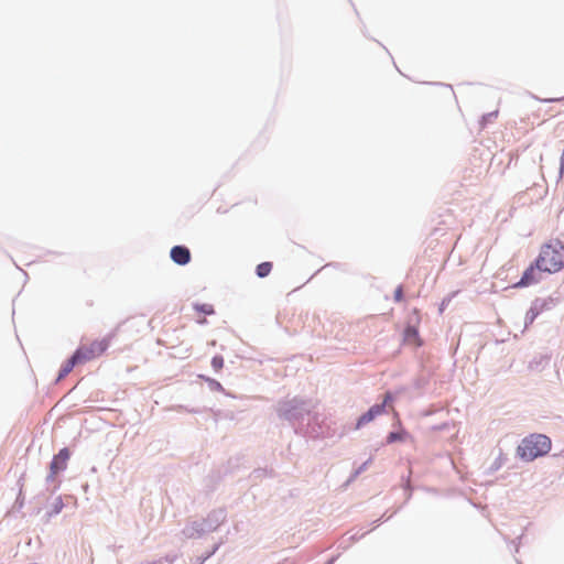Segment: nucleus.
Segmentation results:
<instances>
[{
    "mask_svg": "<svg viewBox=\"0 0 564 564\" xmlns=\"http://www.w3.org/2000/svg\"><path fill=\"white\" fill-rule=\"evenodd\" d=\"M109 344L106 339L95 340L89 346H79L77 349H82L84 356L87 357V361L105 352Z\"/></svg>",
    "mask_w": 564,
    "mask_h": 564,
    "instance_id": "9d476101",
    "label": "nucleus"
},
{
    "mask_svg": "<svg viewBox=\"0 0 564 564\" xmlns=\"http://www.w3.org/2000/svg\"><path fill=\"white\" fill-rule=\"evenodd\" d=\"M536 259L547 274L561 271L564 268V243L558 239L544 243Z\"/></svg>",
    "mask_w": 564,
    "mask_h": 564,
    "instance_id": "7ed1b4c3",
    "label": "nucleus"
},
{
    "mask_svg": "<svg viewBox=\"0 0 564 564\" xmlns=\"http://www.w3.org/2000/svg\"><path fill=\"white\" fill-rule=\"evenodd\" d=\"M15 503H19V507L21 508L23 506V498H22V492L20 491L18 498H17V501Z\"/></svg>",
    "mask_w": 564,
    "mask_h": 564,
    "instance_id": "cd10ccee",
    "label": "nucleus"
},
{
    "mask_svg": "<svg viewBox=\"0 0 564 564\" xmlns=\"http://www.w3.org/2000/svg\"><path fill=\"white\" fill-rule=\"evenodd\" d=\"M202 558H205V561H206V560H208L209 557H207V553H206V554H204V555H203V557H202Z\"/></svg>",
    "mask_w": 564,
    "mask_h": 564,
    "instance_id": "f704fd0d",
    "label": "nucleus"
},
{
    "mask_svg": "<svg viewBox=\"0 0 564 564\" xmlns=\"http://www.w3.org/2000/svg\"><path fill=\"white\" fill-rule=\"evenodd\" d=\"M500 466H501V465H500V463H499L498 460H496V462L491 465L490 469H491V470H497V469H499V468H500Z\"/></svg>",
    "mask_w": 564,
    "mask_h": 564,
    "instance_id": "c756f323",
    "label": "nucleus"
},
{
    "mask_svg": "<svg viewBox=\"0 0 564 564\" xmlns=\"http://www.w3.org/2000/svg\"><path fill=\"white\" fill-rule=\"evenodd\" d=\"M414 386H415L416 389H421L422 386H423V380L422 379H416L414 381Z\"/></svg>",
    "mask_w": 564,
    "mask_h": 564,
    "instance_id": "c85d7f7f",
    "label": "nucleus"
},
{
    "mask_svg": "<svg viewBox=\"0 0 564 564\" xmlns=\"http://www.w3.org/2000/svg\"><path fill=\"white\" fill-rule=\"evenodd\" d=\"M393 297H394V301L395 302H401L404 297L403 295V290H402V286L399 285L395 291H394V294H393Z\"/></svg>",
    "mask_w": 564,
    "mask_h": 564,
    "instance_id": "393cba45",
    "label": "nucleus"
},
{
    "mask_svg": "<svg viewBox=\"0 0 564 564\" xmlns=\"http://www.w3.org/2000/svg\"><path fill=\"white\" fill-rule=\"evenodd\" d=\"M212 367L215 371H219L224 367V357L220 355H215L212 358Z\"/></svg>",
    "mask_w": 564,
    "mask_h": 564,
    "instance_id": "412c9836",
    "label": "nucleus"
},
{
    "mask_svg": "<svg viewBox=\"0 0 564 564\" xmlns=\"http://www.w3.org/2000/svg\"><path fill=\"white\" fill-rule=\"evenodd\" d=\"M404 341L414 343L416 346H422L419 329L414 325H408L403 330Z\"/></svg>",
    "mask_w": 564,
    "mask_h": 564,
    "instance_id": "ddd939ff",
    "label": "nucleus"
},
{
    "mask_svg": "<svg viewBox=\"0 0 564 564\" xmlns=\"http://www.w3.org/2000/svg\"><path fill=\"white\" fill-rule=\"evenodd\" d=\"M194 310L196 312L205 314V315L215 314L214 306L212 304H207V303H196V304H194Z\"/></svg>",
    "mask_w": 564,
    "mask_h": 564,
    "instance_id": "f3484780",
    "label": "nucleus"
},
{
    "mask_svg": "<svg viewBox=\"0 0 564 564\" xmlns=\"http://www.w3.org/2000/svg\"><path fill=\"white\" fill-rule=\"evenodd\" d=\"M279 419L288 421L296 434L317 438L323 434L324 415L314 411L311 400L293 398L279 401L276 404Z\"/></svg>",
    "mask_w": 564,
    "mask_h": 564,
    "instance_id": "f257e3e1",
    "label": "nucleus"
},
{
    "mask_svg": "<svg viewBox=\"0 0 564 564\" xmlns=\"http://www.w3.org/2000/svg\"><path fill=\"white\" fill-rule=\"evenodd\" d=\"M189 412L197 413L198 411L197 410H189Z\"/></svg>",
    "mask_w": 564,
    "mask_h": 564,
    "instance_id": "c9c22d12",
    "label": "nucleus"
},
{
    "mask_svg": "<svg viewBox=\"0 0 564 564\" xmlns=\"http://www.w3.org/2000/svg\"><path fill=\"white\" fill-rule=\"evenodd\" d=\"M497 116H498L497 110L482 115V117L480 119V124L482 127H485L486 124L491 122L495 118H497Z\"/></svg>",
    "mask_w": 564,
    "mask_h": 564,
    "instance_id": "5701e85b",
    "label": "nucleus"
},
{
    "mask_svg": "<svg viewBox=\"0 0 564 564\" xmlns=\"http://www.w3.org/2000/svg\"><path fill=\"white\" fill-rule=\"evenodd\" d=\"M226 520V511L224 509L213 510L207 518L203 519L206 532H213Z\"/></svg>",
    "mask_w": 564,
    "mask_h": 564,
    "instance_id": "1a4fd4ad",
    "label": "nucleus"
},
{
    "mask_svg": "<svg viewBox=\"0 0 564 564\" xmlns=\"http://www.w3.org/2000/svg\"><path fill=\"white\" fill-rule=\"evenodd\" d=\"M206 381L212 391H224V387L216 379L206 378Z\"/></svg>",
    "mask_w": 564,
    "mask_h": 564,
    "instance_id": "b1692460",
    "label": "nucleus"
},
{
    "mask_svg": "<svg viewBox=\"0 0 564 564\" xmlns=\"http://www.w3.org/2000/svg\"><path fill=\"white\" fill-rule=\"evenodd\" d=\"M371 462V458H369L368 460H366L365 463H362L350 476V478L348 479V481H352L355 478H357L361 473H364L368 465L370 464Z\"/></svg>",
    "mask_w": 564,
    "mask_h": 564,
    "instance_id": "4be33fe9",
    "label": "nucleus"
},
{
    "mask_svg": "<svg viewBox=\"0 0 564 564\" xmlns=\"http://www.w3.org/2000/svg\"><path fill=\"white\" fill-rule=\"evenodd\" d=\"M534 306V310H538V312L541 314L544 311L552 310L557 304V299L549 296L545 299L536 297L532 303Z\"/></svg>",
    "mask_w": 564,
    "mask_h": 564,
    "instance_id": "f8f14e48",
    "label": "nucleus"
},
{
    "mask_svg": "<svg viewBox=\"0 0 564 564\" xmlns=\"http://www.w3.org/2000/svg\"><path fill=\"white\" fill-rule=\"evenodd\" d=\"M551 438L544 434H530L517 447V455L523 462H532L551 451Z\"/></svg>",
    "mask_w": 564,
    "mask_h": 564,
    "instance_id": "f03ea898",
    "label": "nucleus"
},
{
    "mask_svg": "<svg viewBox=\"0 0 564 564\" xmlns=\"http://www.w3.org/2000/svg\"><path fill=\"white\" fill-rule=\"evenodd\" d=\"M69 457L70 451L68 447L61 448L58 453L53 456L50 463V473L45 478L46 484L55 481V476L66 469Z\"/></svg>",
    "mask_w": 564,
    "mask_h": 564,
    "instance_id": "423d86ee",
    "label": "nucleus"
},
{
    "mask_svg": "<svg viewBox=\"0 0 564 564\" xmlns=\"http://www.w3.org/2000/svg\"><path fill=\"white\" fill-rule=\"evenodd\" d=\"M549 361V355L536 356L529 362V369L533 371H542L547 366Z\"/></svg>",
    "mask_w": 564,
    "mask_h": 564,
    "instance_id": "4468645a",
    "label": "nucleus"
},
{
    "mask_svg": "<svg viewBox=\"0 0 564 564\" xmlns=\"http://www.w3.org/2000/svg\"><path fill=\"white\" fill-rule=\"evenodd\" d=\"M176 558H177V555H173V556H171V555H166V556L164 557V560H165L169 564H173V563H174V561H175Z\"/></svg>",
    "mask_w": 564,
    "mask_h": 564,
    "instance_id": "bb28decb",
    "label": "nucleus"
},
{
    "mask_svg": "<svg viewBox=\"0 0 564 564\" xmlns=\"http://www.w3.org/2000/svg\"><path fill=\"white\" fill-rule=\"evenodd\" d=\"M87 361V357L84 356L82 349H76L62 365L58 370L56 382L62 381L72 370L77 366Z\"/></svg>",
    "mask_w": 564,
    "mask_h": 564,
    "instance_id": "0eeeda50",
    "label": "nucleus"
},
{
    "mask_svg": "<svg viewBox=\"0 0 564 564\" xmlns=\"http://www.w3.org/2000/svg\"><path fill=\"white\" fill-rule=\"evenodd\" d=\"M202 558H205V561H206V560H208L209 557H207V553H206V554H204V555H203V557H202Z\"/></svg>",
    "mask_w": 564,
    "mask_h": 564,
    "instance_id": "72a5a7b5",
    "label": "nucleus"
},
{
    "mask_svg": "<svg viewBox=\"0 0 564 564\" xmlns=\"http://www.w3.org/2000/svg\"><path fill=\"white\" fill-rule=\"evenodd\" d=\"M406 435H408V433L404 430L391 431L387 435V443L392 444L395 442H402V441H404Z\"/></svg>",
    "mask_w": 564,
    "mask_h": 564,
    "instance_id": "dca6fc26",
    "label": "nucleus"
},
{
    "mask_svg": "<svg viewBox=\"0 0 564 564\" xmlns=\"http://www.w3.org/2000/svg\"><path fill=\"white\" fill-rule=\"evenodd\" d=\"M205 533L206 530L202 521H193L182 530V534L185 539H198Z\"/></svg>",
    "mask_w": 564,
    "mask_h": 564,
    "instance_id": "9b49d317",
    "label": "nucleus"
},
{
    "mask_svg": "<svg viewBox=\"0 0 564 564\" xmlns=\"http://www.w3.org/2000/svg\"><path fill=\"white\" fill-rule=\"evenodd\" d=\"M64 508V502L62 497H57L52 505L51 511L47 512L50 517L58 514Z\"/></svg>",
    "mask_w": 564,
    "mask_h": 564,
    "instance_id": "6ab92c4d",
    "label": "nucleus"
},
{
    "mask_svg": "<svg viewBox=\"0 0 564 564\" xmlns=\"http://www.w3.org/2000/svg\"><path fill=\"white\" fill-rule=\"evenodd\" d=\"M272 262L263 261L256 267V274L258 278L263 279L268 276L272 270Z\"/></svg>",
    "mask_w": 564,
    "mask_h": 564,
    "instance_id": "2eb2a0df",
    "label": "nucleus"
},
{
    "mask_svg": "<svg viewBox=\"0 0 564 564\" xmlns=\"http://www.w3.org/2000/svg\"><path fill=\"white\" fill-rule=\"evenodd\" d=\"M170 258L175 264L184 267L191 262L192 253L188 247L176 245L171 248Z\"/></svg>",
    "mask_w": 564,
    "mask_h": 564,
    "instance_id": "6e6552de",
    "label": "nucleus"
},
{
    "mask_svg": "<svg viewBox=\"0 0 564 564\" xmlns=\"http://www.w3.org/2000/svg\"><path fill=\"white\" fill-rule=\"evenodd\" d=\"M546 273L542 268V264L535 259L522 273L520 280L512 286L517 289L528 288L530 285L539 283L543 279V274Z\"/></svg>",
    "mask_w": 564,
    "mask_h": 564,
    "instance_id": "39448f33",
    "label": "nucleus"
},
{
    "mask_svg": "<svg viewBox=\"0 0 564 564\" xmlns=\"http://www.w3.org/2000/svg\"><path fill=\"white\" fill-rule=\"evenodd\" d=\"M218 549L219 544H215L213 549H209V552H207V557H212L217 552Z\"/></svg>",
    "mask_w": 564,
    "mask_h": 564,
    "instance_id": "a878e982",
    "label": "nucleus"
},
{
    "mask_svg": "<svg viewBox=\"0 0 564 564\" xmlns=\"http://www.w3.org/2000/svg\"><path fill=\"white\" fill-rule=\"evenodd\" d=\"M539 315L540 313L538 312V310H534V306L531 304L524 317V327L528 328L531 324H533V322Z\"/></svg>",
    "mask_w": 564,
    "mask_h": 564,
    "instance_id": "a211bd4d",
    "label": "nucleus"
},
{
    "mask_svg": "<svg viewBox=\"0 0 564 564\" xmlns=\"http://www.w3.org/2000/svg\"><path fill=\"white\" fill-rule=\"evenodd\" d=\"M204 562H205V558H200V557L197 558V564H204Z\"/></svg>",
    "mask_w": 564,
    "mask_h": 564,
    "instance_id": "2f4dec72",
    "label": "nucleus"
},
{
    "mask_svg": "<svg viewBox=\"0 0 564 564\" xmlns=\"http://www.w3.org/2000/svg\"><path fill=\"white\" fill-rule=\"evenodd\" d=\"M58 487H59V484H56L52 491L54 492Z\"/></svg>",
    "mask_w": 564,
    "mask_h": 564,
    "instance_id": "473e14b6",
    "label": "nucleus"
},
{
    "mask_svg": "<svg viewBox=\"0 0 564 564\" xmlns=\"http://www.w3.org/2000/svg\"><path fill=\"white\" fill-rule=\"evenodd\" d=\"M338 556H333L328 561H326L324 564H334L336 562Z\"/></svg>",
    "mask_w": 564,
    "mask_h": 564,
    "instance_id": "7c9ffc66",
    "label": "nucleus"
},
{
    "mask_svg": "<svg viewBox=\"0 0 564 564\" xmlns=\"http://www.w3.org/2000/svg\"><path fill=\"white\" fill-rule=\"evenodd\" d=\"M272 471H273L272 469H268V468H256L251 473L250 477L252 479L257 480V479H261V478L267 477V476H271Z\"/></svg>",
    "mask_w": 564,
    "mask_h": 564,
    "instance_id": "aec40b11",
    "label": "nucleus"
},
{
    "mask_svg": "<svg viewBox=\"0 0 564 564\" xmlns=\"http://www.w3.org/2000/svg\"><path fill=\"white\" fill-rule=\"evenodd\" d=\"M394 401V395L391 392H386L383 400L380 403L371 405L365 413H362L356 421L355 430L361 429L364 425L372 422L377 416L386 412L387 406Z\"/></svg>",
    "mask_w": 564,
    "mask_h": 564,
    "instance_id": "20e7f679",
    "label": "nucleus"
},
{
    "mask_svg": "<svg viewBox=\"0 0 564 564\" xmlns=\"http://www.w3.org/2000/svg\"><path fill=\"white\" fill-rule=\"evenodd\" d=\"M519 564H522V563L519 562Z\"/></svg>",
    "mask_w": 564,
    "mask_h": 564,
    "instance_id": "e433bc0d",
    "label": "nucleus"
}]
</instances>
